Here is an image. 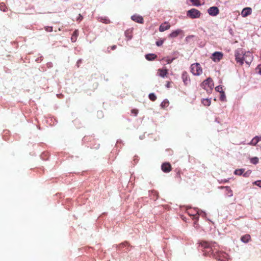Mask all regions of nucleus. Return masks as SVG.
<instances>
[{
  "label": "nucleus",
  "instance_id": "9",
  "mask_svg": "<svg viewBox=\"0 0 261 261\" xmlns=\"http://www.w3.org/2000/svg\"><path fill=\"white\" fill-rule=\"evenodd\" d=\"M207 11L210 15L213 16H216L219 13V10L218 7L215 6L210 7Z\"/></svg>",
  "mask_w": 261,
  "mask_h": 261
},
{
  "label": "nucleus",
  "instance_id": "34",
  "mask_svg": "<svg viewBox=\"0 0 261 261\" xmlns=\"http://www.w3.org/2000/svg\"><path fill=\"white\" fill-rule=\"evenodd\" d=\"M256 72L261 75V64L258 65L256 68Z\"/></svg>",
  "mask_w": 261,
  "mask_h": 261
},
{
  "label": "nucleus",
  "instance_id": "30",
  "mask_svg": "<svg viewBox=\"0 0 261 261\" xmlns=\"http://www.w3.org/2000/svg\"><path fill=\"white\" fill-rule=\"evenodd\" d=\"M215 90H216V91H217V92H220V93H221L222 92H224L223 91V87L221 86H217L215 88Z\"/></svg>",
  "mask_w": 261,
  "mask_h": 261
},
{
  "label": "nucleus",
  "instance_id": "15",
  "mask_svg": "<svg viewBox=\"0 0 261 261\" xmlns=\"http://www.w3.org/2000/svg\"><path fill=\"white\" fill-rule=\"evenodd\" d=\"M158 74L162 77H165L168 74V70L166 69H159Z\"/></svg>",
  "mask_w": 261,
  "mask_h": 261
},
{
  "label": "nucleus",
  "instance_id": "20",
  "mask_svg": "<svg viewBox=\"0 0 261 261\" xmlns=\"http://www.w3.org/2000/svg\"><path fill=\"white\" fill-rule=\"evenodd\" d=\"M201 103L205 106H210L211 103V99L205 98L201 100Z\"/></svg>",
  "mask_w": 261,
  "mask_h": 261
},
{
  "label": "nucleus",
  "instance_id": "35",
  "mask_svg": "<svg viewBox=\"0 0 261 261\" xmlns=\"http://www.w3.org/2000/svg\"><path fill=\"white\" fill-rule=\"evenodd\" d=\"M253 184L261 188V180L255 181L253 182Z\"/></svg>",
  "mask_w": 261,
  "mask_h": 261
},
{
  "label": "nucleus",
  "instance_id": "18",
  "mask_svg": "<svg viewBox=\"0 0 261 261\" xmlns=\"http://www.w3.org/2000/svg\"><path fill=\"white\" fill-rule=\"evenodd\" d=\"M78 35H79V31L77 30H75L73 32V34L72 35V36L71 37V40L72 42H75L76 41Z\"/></svg>",
  "mask_w": 261,
  "mask_h": 261
},
{
  "label": "nucleus",
  "instance_id": "43",
  "mask_svg": "<svg viewBox=\"0 0 261 261\" xmlns=\"http://www.w3.org/2000/svg\"><path fill=\"white\" fill-rule=\"evenodd\" d=\"M244 176H246V174H244Z\"/></svg>",
  "mask_w": 261,
  "mask_h": 261
},
{
  "label": "nucleus",
  "instance_id": "36",
  "mask_svg": "<svg viewBox=\"0 0 261 261\" xmlns=\"http://www.w3.org/2000/svg\"><path fill=\"white\" fill-rule=\"evenodd\" d=\"M163 60H164V59H163ZM165 61L168 63V64H170L172 62V61H173L174 60V58H172V59H165Z\"/></svg>",
  "mask_w": 261,
  "mask_h": 261
},
{
  "label": "nucleus",
  "instance_id": "19",
  "mask_svg": "<svg viewBox=\"0 0 261 261\" xmlns=\"http://www.w3.org/2000/svg\"><path fill=\"white\" fill-rule=\"evenodd\" d=\"M157 56L154 54H148L145 55V58L148 61H152L154 60Z\"/></svg>",
  "mask_w": 261,
  "mask_h": 261
},
{
  "label": "nucleus",
  "instance_id": "24",
  "mask_svg": "<svg viewBox=\"0 0 261 261\" xmlns=\"http://www.w3.org/2000/svg\"><path fill=\"white\" fill-rule=\"evenodd\" d=\"M0 10L3 12L7 11L8 8L5 3H0Z\"/></svg>",
  "mask_w": 261,
  "mask_h": 261
},
{
  "label": "nucleus",
  "instance_id": "14",
  "mask_svg": "<svg viewBox=\"0 0 261 261\" xmlns=\"http://www.w3.org/2000/svg\"><path fill=\"white\" fill-rule=\"evenodd\" d=\"M252 9L251 8L247 7L243 9L241 15L245 17L251 14Z\"/></svg>",
  "mask_w": 261,
  "mask_h": 261
},
{
  "label": "nucleus",
  "instance_id": "39",
  "mask_svg": "<svg viewBox=\"0 0 261 261\" xmlns=\"http://www.w3.org/2000/svg\"><path fill=\"white\" fill-rule=\"evenodd\" d=\"M191 211V210H188V214H189V215H190L194 216V214L191 213V212H190Z\"/></svg>",
  "mask_w": 261,
  "mask_h": 261
},
{
  "label": "nucleus",
  "instance_id": "31",
  "mask_svg": "<svg viewBox=\"0 0 261 261\" xmlns=\"http://www.w3.org/2000/svg\"><path fill=\"white\" fill-rule=\"evenodd\" d=\"M44 29L46 32H51L53 31V29L52 27L47 26L44 28Z\"/></svg>",
  "mask_w": 261,
  "mask_h": 261
},
{
  "label": "nucleus",
  "instance_id": "22",
  "mask_svg": "<svg viewBox=\"0 0 261 261\" xmlns=\"http://www.w3.org/2000/svg\"><path fill=\"white\" fill-rule=\"evenodd\" d=\"M169 105V101L168 99H164L161 104V107L162 108L165 109L168 107Z\"/></svg>",
  "mask_w": 261,
  "mask_h": 261
},
{
  "label": "nucleus",
  "instance_id": "42",
  "mask_svg": "<svg viewBox=\"0 0 261 261\" xmlns=\"http://www.w3.org/2000/svg\"><path fill=\"white\" fill-rule=\"evenodd\" d=\"M81 62V60H79L77 62V64H79V63H80Z\"/></svg>",
  "mask_w": 261,
  "mask_h": 261
},
{
  "label": "nucleus",
  "instance_id": "32",
  "mask_svg": "<svg viewBox=\"0 0 261 261\" xmlns=\"http://www.w3.org/2000/svg\"><path fill=\"white\" fill-rule=\"evenodd\" d=\"M181 174V171L178 170L176 173V177L178 179L179 181L181 180V177L180 175Z\"/></svg>",
  "mask_w": 261,
  "mask_h": 261
},
{
  "label": "nucleus",
  "instance_id": "12",
  "mask_svg": "<svg viewBox=\"0 0 261 261\" xmlns=\"http://www.w3.org/2000/svg\"><path fill=\"white\" fill-rule=\"evenodd\" d=\"M171 25L168 22H165L162 23L159 27V31L163 32L166 30H168L170 28Z\"/></svg>",
  "mask_w": 261,
  "mask_h": 261
},
{
  "label": "nucleus",
  "instance_id": "29",
  "mask_svg": "<svg viewBox=\"0 0 261 261\" xmlns=\"http://www.w3.org/2000/svg\"><path fill=\"white\" fill-rule=\"evenodd\" d=\"M250 161L251 163L256 164L258 162V159L257 157L252 158Z\"/></svg>",
  "mask_w": 261,
  "mask_h": 261
},
{
  "label": "nucleus",
  "instance_id": "27",
  "mask_svg": "<svg viewBox=\"0 0 261 261\" xmlns=\"http://www.w3.org/2000/svg\"><path fill=\"white\" fill-rule=\"evenodd\" d=\"M149 98L151 101H154L156 99V96L154 93H151L149 94Z\"/></svg>",
  "mask_w": 261,
  "mask_h": 261
},
{
  "label": "nucleus",
  "instance_id": "26",
  "mask_svg": "<svg viewBox=\"0 0 261 261\" xmlns=\"http://www.w3.org/2000/svg\"><path fill=\"white\" fill-rule=\"evenodd\" d=\"M244 171L245 170L244 169H237L234 171V174L238 175H241Z\"/></svg>",
  "mask_w": 261,
  "mask_h": 261
},
{
  "label": "nucleus",
  "instance_id": "28",
  "mask_svg": "<svg viewBox=\"0 0 261 261\" xmlns=\"http://www.w3.org/2000/svg\"><path fill=\"white\" fill-rule=\"evenodd\" d=\"M100 21L103 23H106V24H108V23H110V19H109L107 18H101Z\"/></svg>",
  "mask_w": 261,
  "mask_h": 261
},
{
  "label": "nucleus",
  "instance_id": "33",
  "mask_svg": "<svg viewBox=\"0 0 261 261\" xmlns=\"http://www.w3.org/2000/svg\"><path fill=\"white\" fill-rule=\"evenodd\" d=\"M225 98H226V97H225V95L224 92H222L221 93V96H220V100H222V101H224Z\"/></svg>",
  "mask_w": 261,
  "mask_h": 261
},
{
  "label": "nucleus",
  "instance_id": "40",
  "mask_svg": "<svg viewBox=\"0 0 261 261\" xmlns=\"http://www.w3.org/2000/svg\"><path fill=\"white\" fill-rule=\"evenodd\" d=\"M167 87L169 88L170 86V83L169 82H168L166 85Z\"/></svg>",
  "mask_w": 261,
  "mask_h": 261
},
{
  "label": "nucleus",
  "instance_id": "1",
  "mask_svg": "<svg viewBox=\"0 0 261 261\" xmlns=\"http://www.w3.org/2000/svg\"><path fill=\"white\" fill-rule=\"evenodd\" d=\"M245 53L244 52L243 49L238 48L234 52L235 60L240 66H242L244 63V58Z\"/></svg>",
  "mask_w": 261,
  "mask_h": 261
},
{
  "label": "nucleus",
  "instance_id": "41",
  "mask_svg": "<svg viewBox=\"0 0 261 261\" xmlns=\"http://www.w3.org/2000/svg\"><path fill=\"white\" fill-rule=\"evenodd\" d=\"M116 48V45H113V46H112V49H113V50L115 49Z\"/></svg>",
  "mask_w": 261,
  "mask_h": 261
},
{
  "label": "nucleus",
  "instance_id": "10",
  "mask_svg": "<svg viewBox=\"0 0 261 261\" xmlns=\"http://www.w3.org/2000/svg\"><path fill=\"white\" fill-rule=\"evenodd\" d=\"M161 169L164 172L168 173L172 170V167L169 163H164L162 165Z\"/></svg>",
  "mask_w": 261,
  "mask_h": 261
},
{
  "label": "nucleus",
  "instance_id": "5",
  "mask_svg": "<svg viewBox=\"0 0 261 261\" xmlns=\"http://www.w3.org/2000/svg\"><path fill=\"white\" fill-rule=\"evenodd\" d=\"M187 15L188 17L192 19L198 18L200 17L201 13L199 10L193 8L188 11Z\"/></svg>",
  "mask_w": 261,
  "mask_h": 261
},
{
  "label": "nucleus",
  "instance_id": "17",
  "mask_svg": "<svg viewBox=\"0 0 261 261\" xmlns=\"http://www.w3.org/2000/svg\"><path fill=\"white\" fill-rule=\"evenodd\" d=\"M241 240L245 243H248L251 240V237L249 234H245L241 237Z\"/></svg>",
  "mask_w": 261,
  "mask_h": 261
},
{
  "label": "nucleus",
  "instance_id": "21",
  "mask_svg": "<svg viewBox=\"0 0 261 261\" xmlns=\"http://www.w3.org/2000/svg\"><path fill=\"white\" fill-rule=\"evenodd\" d=\"M220 188H225L226 189V191H227V195H228V196L231 197L232 196V191L230 189V188L229 187H220Z\"/></svg>",
  "mask_w": 261,
  "mask_h": 261
},
{
  "label": "nucleus",
  "instance_id": "2",
  "mask_svg": "<svg viewBox=\"0 0 261 261\" xmlns=\"http://www.w3.org/2000/svg\"><path fill=\"white\" fill-rule=\"evenodd\" d=\"M191 72L194 75H200L202 73V69L198 63L192 64L191 65Z\"/></svg>",
  "mask_w": 261,
  "mask_h": 261
},
{
  "label": "nucleus",
  "instance_id": "11",
  "mask_svg": "<svg viewBox=\"0 0 261 261\" xmlns=\"http://www.w3.org/2000/svg\"><path fill=\"white\" fill-rule=\"evenodd\" d=\"M252 55L250 52L245 53L244 61H245L246 64L249 65L252 62Z\"/></svg>",
  "mask_w": 261,
  "mask_h": 261
},
{
  "label": "nucleus",
  "instance_id": "6",
  "mask_svg": "<svg viewBox=\"0 0 261 261\" xmlns=\"http://www.w3.org/2000/svg\"><path fill=\"white\" fill-rule=\"evenodd\" d=\"M200 246L203 248L206 249V251L209 255L213 253L214 250L212 249L210 244L205 241H202L200 243Z\"/></svg>",
  "mask_w": 261,
  "mask_h": 261
},
{
  "label": "nucleus",
  "instance_id": "3",
  "mask_svg": "<svg viewBox=\"0 0 261 261\" xmlns=\"http://www.w3.org/2000/svg\"><path fill=\"white\" fill-rule=\"evenodd\" d=\"M201 87L207 91L212 90L214 87L213 80L208 77L201 84Z\"/></svg>",
  "mask_w": 261,
  "mask_h": 261
},
{
  "label": "nucleus",
  "instance_id": "38",
  "mask_svg": "<svg viewBox=\"0 0 261 261\" xmlns=\"http://www.w3.org/2000/svg\"><path fill=\"white\" fill-rule=\"evenodd\" d=\"M131 112L134 116H137L138 113V111L136 109H133L131 111Z\"/></svg>",
  "mask_w": 261,
  "mask_h": 261
},
{
  "label": "nucleus",
  "instance_id": "23",
  "mask_svg": "<svg viewBox=\"0 0 261 261\" xmlns=\"http://www.w3.org/2000/svg\"><path fill=\"white\" fill-rule=\"evenodd\" d=\"M261 139V137L258 136L255 137L251 141L250 144L255 145Z\"/></svg>",
  "mask_w": 261,
  "mask_h": 261
},
{
  "label": "nucleus",
  "instance_id": "25",
  "mask_svg": "<svg viewBox=\"0 0 261 261\" xmlns=\"http://www.w3.org/2000/svg\"><path fill=\"white\" fill-rule=\"evenodd\" d=\"M192 3L193 5L195 6H199L201 5L200 0H190Z\"/></svg>",
  "mask_w": 261,
  "mask_h": 261
},
{
  "label": "nucleus",
  "instance_id": "7",
  "mask_svg": "<svg viewBox=\"0 0 261 261\" xmlns=\"http://www.w3.org/2000/svg\"><path fill=\"white\" fill-rule=\"evenodd\" d=\"M223 54L222 52L216 51L212 55L211 59L215 62H218L223 58Z\"/></svg>",
  "mask_w": 261,
  "mask_h": 261
},
{
  "label": "nucleus",
  "instance_id": "4",
  "mask_svg": "<svg viewBox=\"0 0 261 261\" xmlns=\"http://www.w3.org/2000/svg\"><path fill=\"white\" fill-rule=\"evenodd\" d=\"M214 256L216 258V259L221 260V261H226L228 258V254L222 251H213Z\"/></svg>",
  "mask_w": 261,
  "mask_h": 261
},
{
  "label": "nucleus",
  "instance_id": "37",
  "mask_svg": "<svg viewBox=\"0 0 261 261\" xmlns=\"http://www.w3.org/2000/svg\"><path fill=\"white\" fill-rule=\"evenodd\" d=\"M163 42H164L163 40L158 41L156 42V44L157 46H160L163 44Z\"/></svg>",
  "mask_w": 261,
  "mask_h": 261
},
{
  "label": "nucleus",
  "instance_id": "16",
  "mask_svg": "<svg viewBox=\"0 0 261 261\" xmlns=\"http://www.w3.org/2000/svg\"><path fill=\"white\" fill-rule=\"evenodd\" d=\"M182 33V30L180 29H177L174 31H173L169 36L170 38H175L178 36L180 33Z\"/></svg>",
  "mask_w": 261,
  "mask_h": 261
},
{
  "label": "nucleus",
  "instance_id": "13",
  "mask_svg": "<svg viewBox=\"0 0 261 261\" xmlns=\"http://www.w3.org/2000/svg\"><path fill=\"white\" fill-rule=\"evenodd\" d=\"M132 19L138 23H143L144 19L143 18L139 15H134L131 17Z\"/></svg>",
  "mask_w": 261,
  "mask_h": 261
},
{
  "label": "nucleus",
  "instance_id": "8",
  "mask_svg": "<svg viewBox=\"0 0 261 261\" xmlns=\"http://www.w3.org/2000/svg\"><path fill=\"white\" fill-rule=\"evenodd\" d=\"M181 78L182 81L186 86H188L190 83V78L186 71H184L182 73Z\"/></svg>",
  "mask_w": 261,
  "mask_h": 261
}]
</instances>
